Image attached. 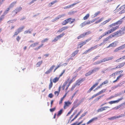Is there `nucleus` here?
<instances>
[{
  "label": "nucleus",
  "instance_id": "9b49d317",
  "mask_svg": "<svg viewBox=\"0 0 125 125\" xmlns=\"http://www.w3.org/2000/svg\"><path fill=\"white\" fill-rule=\"evenodd\" d=\"M117 43L118 42L117 41H115L110 44L108 46H107L106 48H108L110 47H116L117 45Z\"/></svg>",
  "mask_w": 125,
  "mask_h": 125
},
{
  "label": "nucleus",
  "instance_id": "f704fd0d",
  "mask_svg": "<svg viewBox=\"0 0 125 125\" xmlns=\"http://www.w3.org/2000/svg\"><path fill=\"white\" fill-rule=\"evenodd\" d=\"M42 63V61H41L38 62L36 64L37 67H39Z\"/></svg>",
  "mask_w": 125,
  "mask_h": 125
},
{
  "label": "nucleus",
  "instance_id": "4c0bfd02",
  "mask_svg": "<svg viewBox=\"0 0 125 125\" xmlns=\"http://www.w3.org/2000/svg\"><path fill=\"white\" fill-rule=\"evenodd\" d=\"M65 34L64 33H63L57 36L59 39H60L62 37L65 35Z\"/></svg>",
  "mask_w": 125,
  "mask_h": 125
},
{
  "label": "nucleus",
  "instance_id": "e433bc0d",
  "mask_svg": "<svg viewBox=\"0 0 125 125\" xmlns=\"http://www.w3.org/2000/svg\"><path fill=\"white\" fill-rule=\"evenodd\" d=\"M24 27L22 26L21 27H20L17 30V31L19 32H20L21 31H22V30L24 28Z\"/></svg>",
  "mask_w": 125,
  "mask_h": 125
},
{
  "label": "nucleus",
  "instance_id": "6e6d98bb",
  "mask_svg": "<svg viewBox=\"0 0 125 125\" xmlns=\"http://www.w3.org/2000/svg\"><path fill=\"white\" fill-rule=\"evenodd\" d=\"M103 95H101V96H99V97H98V98H97L96 99H95V100L96 101H97L99 100L102 97H103Z\"/></svg>",
  "mask_w": 125,
  "mask_h": 125
},
{
  "label": "nucleus",
  "instance_id": "1a4fd4ad",
  "mask_svg": "<svg viewBox=\"0 0 125 125\" xmlns=\"http://www.w3.org/2000/svg\"><path fill=\"white\" fill-rule=\"evenodd\" d=\"M125 65V62L120 63L115 68H113L112 69L114 70L116 69H120L123 67Z\"/></svg>",
  "mask_w": 125,
  "mask_h": 125
},
{
  "label": "nucleus",
  "instance_id": "3c124183",
  "mask_svg": "<svg viewBox=\"0 0 125 125\" xmlns=\"http://www.w3.org/2000/svg\"><path fill=\"white\" fill-rule=\"evenodd\" d=\"M104 92V91H103V90H102L100 91H99V92H98L97 93V95H98Z\"/></svg>",
  "mask_w": 125,
  "mask_h": 125
},
{
  "label": "nucleus",
  "instance_id": "2f4dec72",
  "mask_svg": "<svg viewBox=\"0 0 125 125\" xmlns=\"http://www.w3.org/2000/svg\"><path fill=\"white\" fill-rule=\"evenodd\" d=\"M53 85L52 82L51 80H50V83L49 85V90H50L51 88L52 87Z\"/></svg>",
  "mask_w": 125,
  "mask_h": 125
},
{
  "label": "nucleus",
  "instance_id": "6ab92c4d",
  "mask_svg": "<svg viewBox=\"0 0 125 125\" xmlns=\"http://www.w3.org/2000/svg\"><path fill=\"white\" fill-rule=\"evenodd\" d=\"M119 9L120 10H122L120 11L121 14L125 12V4L121 6Z\"/></svg>",
  "mask_w": 125,
  "mask_h": 125
},
{
  "label": "nucleus",
  "instance_id": "c756f323",
  "mask_svg": "<svg viewBox=\"0 0 125 125\" xmlns=\"http://www.w3.org/2000/svg\"><path fill=\"white\" fill-rule=\"evenodd\" d=\"M43 45V44H42L38 46L36 48L34 49V50L36 51H37L39 49H40L42 47Z\"/></svg>",
  "mask_w": 125,
  "mask_h": 125
},
{
  "label": "nucleus",
  "instance_id": "f03ea898",
  "mask_svg": "<svg viewBox=\"0 0 125 125\" xmlns=\"http://www.w3.org/2000/svg\"><path fill=\"white\" fill-rule=\"evenodd\" d=\"M75 21L74 19H72L71 18H69L63 21L62 23V25H65L68 23L71 24L73 22Z\"/></svg>",
  "mask_w": 125,
  "mask_h": 125
},
{
  "label": "nucleus",
  "instance_id": "72a5a7b5",
  "mask_svg": "<svg viewBox=\"0 0 125 125\" xmlns=\"http://www.w3.org/2000/svg\"><path fill=\"white\" fill-rule=\"evenodd\" d=\"M92 73L91 71H89L85 74V75L86 76H87L90 75Z\"/></svg>",
  "mask_w": 125,
  "mask_h": 125
},
{
  "label": "nucleus",
  "instance_id": "a211bd4d",
  "mask_svg": "<svg viewBox=\"0 0 125 125\" xmlns=\"http://www.w3.org/2000/svg\"><path fill=\"white\" fill-rule=\"evenodd\" d=\"M113 37H114L113 36V35L112 34L110 35L107 37L106 38L104 39V40H103V42L104 43H105L106 42L108 41L110 39Z\"/></svg>",
  "mask_w": 125,
  "mask_h": 125
},
{
  "label": "nucleus",
  "instance_id": "8fccbe9b",
  "mask_svg": "<svg viewBox=\"0 0 125 125\" xmlns=\"http://www.w3.org/2000/svg\"><path fill=\"white\" fill-rule=\"evenodd\" d=\"M4 18V15H2L0 17V23Z\"/></svg>",
  "mask_w": 125,
  "mask_h": 125
},
{
  "label": "nucleus",
  "instance_id": "aec40b11",
  "mask_svg": "<svg viewBox=\"0 0 125 125\" xmlns=\"http://www.w3.org/2000/svg\"><path fill=\"white\" fill-rule=\"evenodd\" d=\"M85 80V79L84 78H82L80 79H79L78 80L76 81V84L77 85H79L80 83L82 82Z\"/></svg>",
  "mask_w": 125,
  "mask_h": 125
},
{
  "label": "nucleus",
  "instance_id": "49530a36",
  "mask_svg": "<svg viewBox=\"0 0 125 125\" xmlns=\"http://www.w3.org/2000/svg\"><path fill=\"white\" fill-rule=\"evenodd\" d=\"M55 67V66L54 65H53L50 67V68L49 69L51 72Z\"/></svg>",
  "mask_w": 125,
  "mask_h": 125
},
{
  "label": "nucleus",
  "instance_id": "5701e85b",
  "mask_svg": "<svg viewBox=\"0 0 125 125\" xmlns=\"http://www.w3.org/2000/svg\"><path fill=\"white\" fill-rule=\"evenodd\" d=\"M39 42H37L35 43H34L33 44H31L30 46V47H35L37 45H38L39 44Z\"/></svg>",
  "mask_w": 125,
  "mask_h": 125
},
{
  "label": "nucleus",
  "instance_id": "37998d69",
  "mask_svg": "<svg viewBox=\"0 0 125 125\" xmlns=\"http://www.w3.org/2000/svg\"><path fill=\"white\" fill-rule=\"evenodd\" d=\"M78 2L77 3H74L73 4H71L70 5H69V8H71V7H72L74 6L77 3H78Z\"/></svg>",
  "mask_w": 125,
  "mask_h": 125
},
{
  "label": "nucleus",
  "instance_id": "0eeeda50",
  "mask_svg": "<svg viewBox=\"0 0 125 125\" xmlns=\"http://www.w3.org/2000/svg\"><path fill=\"white\" fill-rule=\"evenodd\" d=\"M125 116V115L124 114H121L119 115L116 116H112L111 117L109 118H108L109 120H113L115 119H116L117 118H118L120 117H124Z\"/></svg>",
  "mask_w": 125,
  "mask_h": 125
},
{
  "label": "nucleus",
  "instance_id": "680f3d73",
  "mask_svg": "<svg viewBox=\"0 0 125 125\" xmlns=\"http://www.w3.org/2000/svg\"><path fill=\"white\" fill-rule=\"evenodd\" d=\"M98 119V117H95L91 119L93 122L95 121L96 120Z\"/></svg>",
  "mask_w": 125,
  "mask_h": 125
},
{
  "label": "nucleus",
  "instance_id": "ea45409f",
  "mask_svg": "<svg viewBox=\"0 0 125 125\" xmlns=\"http://www.w3.org/2000/svg\"><path fill=\"white\" fill-rule=\"evenodd\" d=\"M31 33V31L30 30H28L25 31L24 32V33L25 34L28 33Z\"/></svg>",
  "mask_w": 125,
  "mask_h": 125
},
{
  "label": "nucleus",
  "instance_id": "b1692460",
  "mask_svg": "<svg viewBox=\"0 0 125 125\" xmlns=\"http://www.w3.org/2000/svg\"><path fill=\"white\" fill-rule=\"evenodd\" d=\"M111 20V18H109L107 20H106L104 21L103 22L101 23V24L102 25H104L106 23L109 22Z\"/></svg>",
  "mask_w": 125,
  "mask_h": 125
},
{
  "label": "nucleus",
  "instance_id": "58836bf2",
  "mask_svg": "<svg viewBox=\"0 0 125 125\" xmlns=\"http://www.w3.org/2000/svg\"><path fill=\"white\" fill-rule=\"evenodd\" d=\"M10 8L9 7L7 9L4 11V14H7L9 12L10 9Z\"/></svg>",
  "mask_w": 125,
  "mask_h": 125
},
{
  "label": "nucleus",
  "instance_id": "603ef678",
  "mask_svg": "<svg viewBox=\"0 0 125 125\" xmlns=\"http://www.w3.org/2000/svg\"><path fill=\"white\" fill-rule=\"evenodd\" d=\"M65 70H64L59 75V77H60L62 76V75L63 74L65 73Z\"/></svg>",
  "mask_w": 125,
  "mask_h": 125
},
{
  "label": "nucleus",
  "instance_id": "c03bdc74",
  "mask_svg": "<svg viewBox=\"0 0 125 125\" xmlns=\"http://www.w3.org/2000/svg\"><path fill=\"white\" fill-rule=\"evenodd\" d=\"M49 40V39L48 38H45L44 40H42L41 41V42L42 43H44L45 42H47V41Z\"/></svg>",
  "mask_w": 125,
  "mask_h": 125
},
{
  "label": "nucleus",
  "instance_id": "6e6552de",
  "mask_svg": "<svg viewBox=\"0 0 125 125\" xmlns=\"http://www.w3.org/2000/svg\"><path fill=\"white\" fill-rule=\"evenodd\" d=\"M91 39V38L89 39H87L85 40L84 41L80 43L78 45V46H79L80 48H81L82 47L83 45L85 44L87 42H88Z\"/></svg>",
  "mask_w": 125,
  "mask_h": 125
},
{
  "label": "nucleus",
  "instance_id": "bf43d9fd",
  "mask_svg": "<svg viewBox=\"0 0 125 125\" xmlns=\"http://www.w3.org/2000/svg\"><path fill=\"white\" fill-rule=\"evenodd\" d=\"M53 95L52 93H50L49 94L48 96V97H50L51 98H52L53 97Z\"/></svg>",
  "mask_w": 125,
  "mask_h": 125
},
{
  "label": "nucleus",
  "instance_id": "e2e57ef3",
  "mask_svg": "<svg viewBox=\"0 0 125 125\" xmlns=\"http://www.w3.org/2000/svg\"><path fill=\"white\" fill-rule=\"evenodd\" d=\"M119 86V84H118L114 86H113L112 87V88L113 89H115L116 88H117Z\"/></svg>",
  "mask_w": 125,
  "mask_h": 125
},
{
  "label": "nucleus",
  "instance_id": "39448f33",
  "mask_svg": "<svg viewBox=\"0 0 125 125\" xmlns=\"http://www.w3.org/2000/svg\"><path fill=\"white\" fill-rule=\"evenodd\" d=\"M99 18V17L96 18H95L93 20L91 21H88L87 22H84L81 23V26L82 27H83L87 25L90 24L91 23L94 22L96 19Z\"/></svg>",
  "mask_w": 125,
  "mask_h": 125
},
{
  "label": "nucleus",
  "instance_id": "bb28decb",
  "mask_svg": "<svg viewBox=\"0 0 125 125\" xmlns=\"http://www.w3.org/2000/svg\"><path fill=\"white\" fill-rule=\"evenodd\" d=\"M79 50H76L75 51L71 54L72 57H74L75 55L77 53Z\"/></svg>",
  "mask_w": 125,
  "mask_h": 125
},
{
  "label": "nucleus",
  "instance_id": "f3484780",
  "mask_svg": "<svg viewBox=\"0 0 125 125\" xmlns=\"http://www.w3.org/2000/svg\"><path fill=\"white\" fill-rule=\"evenodd\" d=\"M110 107L109 106H104L101 107L99 109L97 110L98 112H102L103 111L105 110L108 108H110Z\"/></svg>",
  "mask_w": 125,
  "mask_h": 125
},
{
  "label": "nucleus",
  "instance_id": "774afa93",
  "mask_svg": "<svg viewBox=\"0 0 125 125\" xmlns=\"http://www.w3.org/2000/svg\"><path fill=\"white\" fill-rule=\"evenodd\" d=\"M51 72L49 69L45 72V73L46 74H48L50 73Z\"/></svg>",
  "mask_w": 125,
  "mask_h": 125
},
{
  "label": "nucleus",
  "instance_id": "0e129e2a",
  "mask_svg": "<svg viewBox=\"0 0 125 125\" xmlns=\"http://www.w3.org/2000/svg\"><path fill=\"white\" fill-rule=\"evenodd\" d=\"M107 60H108V61L111 60L113 58V57L112 56L111 57H107Z\"/></svg>",
  "mask_w": 125,
  "mask_h": 125
},
{
  "label": "nucleus",
  "instance_id": "79ce46f5",
  "mask_svg": "<svg viewBox=\"0 0 125 125\" xmlns=\"http://www.w3.org/2000/svg\"><path fill=\"white\" fill-rule=\"evenodd\" d=\"M102 63L101 60L98 61L94 63V65H96Z\"/></svg>",
  "mask_w": 125,
  "mask_h": 125
},
{
  "label": "nucleus",
  "instance_id": "423d86ee",
  "mask_svg": "<svg viewBox=\"0 0 125 125\" xmlns=\"http://www.w3.org/2000/svg\"><path fill=\"white\" fill-rule=\"evenodd\" d=\"M22 9V7H18L17 8L14 10H13L12 12V14L13 16H15L18 13L20 12Z\"/></svg>",
  "mask_w": 125,
  "mask_h": 125
},
{
  "label": "nucleus",
  "instance_id": "c85d7f7f",
  "mask_svg": "<svg viewBox=\"0 0 125 125\" xmlns=\"http://www.w3.org/2000/svg\"><path fill=\"white\" fill-rule=\"evenodd\" d=\"M60 78V77H55L53 80V82L54 83H56L59 80Z\"/></svg>",
  "mask_w": 125,
  "mask_h": 125
},
{
  "label": "nucleus",
  "instance_id": "69168bd1",
  "mask_svg": "<svg viewBox=\"0 0 125 125\" xmlns=\"http://www.w3.org/2000/svg\"><path fill=\"white\" fill-rule=\"evenodd\" d=\"M55 107L53 108L52 109H50V110L51 112H52L55 110Z\"/></svg>",
  "mask_w": 125,
  "mask_h": 125
},
{
  "label": "nucleus",
  "instance_id": "09e8293b",
  "mask_svg": "<svg viewBox=\"0 0 125 125\" xmlns=\"http://www.w3.org/2000/svg\"><path fill=\"white\" fill-rule=\"evenodd\" d=\"M76 76H75L74 77H73L72 79L70 81V83H71L72 82L74 81L75 79Z\"/></svg>",
  "mask_w": 125,
  "mask_h": 125
},
{
  "label": "nucleus",
  "instance_id": "7c9ffc66",
  "mask_svg": "<svg viewBox=\"0 0 125 125\" xmlns=\"http://www.w3.org/2000/svg\"><path fill=\"white\" fill-rule=\"evenodd\" d=\"M63 109H61L60 111H59L58 113L57 114V115L58 116H60L62 114L63 112Z\"/></svg>",
  "mask_w": 125,
  "mask_h": 125
},
{
  "label": "nucleus",
  "instance_id": "a18cd8bd",
  "mask_svg": "<svg viewBox=\"0 0 125 125\" xmlns=\"http://www.w3.org/2000/svg\"><path fill=\"white\" fill-rule=\"evenodd\" d=\"M123 75V74H120L119 76L117 77L116 79L118 80H119V79Z\"/></svg>",
  "mask_w": 125,
  "mask_h": 125
},
{
  "label": "nucleus",
  "instance_id": "f8f14e48",
  "mask_svg": "<svg viewBox=\"0 0 125 125\" xmlns=\"http://www.w3.org/2000/svg\"><path fill=\"white\" fill-rule=\"evenodd\" d=\"M72 104V102L69 101L65 102H64V104L63 106V108L64 109H66L67 107H69Z\"/></svg>",
  "mask_w": 125,
  "mask_h": 125
},
{
  "label": "nucleus",
  "instance_id": "13d9d810",
  "mask_svg": "<svg viewBox=\"0 0 125 125\" xmlns=\"http://www.w3.org/2000/svg\"><path fill=\"white\" fill-rule=\"evenodd\" d=\"M100 13V11H98L96 12L94 14V17H96Z\"/></svg>",
  "mask_w": 125,
  "mask_h": 125
},
{
  "label": "nucleus",
  "instance_id": "4be33fe9",
  "mask_svg": "<svg viewBox=\"0 0 125 125\" xmlns=\"http://www.w3.org/2000/svg\"><path fill=\"white\" fill-rule=\"evenodd\" d=\"M64 16L63 15H59L58 17H57L55 18L53 20H52V22H54L57 20H58L60 18Z\"/></svg>",
  "mask_w": 125,
  "mask_h": 125
},
{
  "label": "nucleus",
  "instance_id": "473e14b6",
  "mask_svg": "<svg viewBox=\"0 0 125 125\" xmlns=\"http://www.w3.org/2000/svg\"><path fill=\"white\" fill-rule=\"evenodd\" d=\"M90 15L89 14H87L83 18V19L84 20H85L87 19L89 17Z\"/></svg>",
  "mask_w": 125,
  "mask_h": 125
},
{
  "label": "nucleus",
  "instance_id": "2eb2a0df",
  "mask_svg": "<svg viewBox=\"0 0 125 125\" xmlns=\"http://www.w3.org/2000/svg\"><path fill=\"white\" fill-rule=\"evenodd\" d=\"M123 99V97H121L116 100L112 101L109 102V103L110 104H112L115 103H118L120 101L122 100Z\"/></svg>",
  "mask_w": 125,
  "mask_h": 125
},
{
  "label": "nucleus",
  "instance_id": "9d476101",
  "mask_svg": "<svg viewBox=\"0 0 125 125\" xmlns=\"http://www.w3.org/2000/svg\"><path fill=\"white\" fill-rule=\"evenodd\" d=\"M125 48V44L116 48L114 51V52H116L120 50L123 49Z\"/></svg>",
  "mask_w": 125,
  "mask_h": 125
},
{
  "label": "nucleus",
  "instance_id": "4468645a",
  "mask_svg": "<svg viewBox=\"0 0 125 125\" xmlns=\"http://www.w3.org/2000/svg\"><path fill=\"white\" fill-rule=\"evenodd\" d=\"M123 72V71L122 70H121L119 71H117L113 73L110 75L111 77H112L113 76H115V75L119 74L122 73Z\"/></svg>",
  "mask_w": 125,
  "mask_h": 125
},
{
  "label": "nucleus",
  "instance_id": "052dcab7",
  "mask_svg": "<svg viewBox=\"0 0 125 125\" xmlns=\"http://www.w3.org/2000/svg\"><path fill=\"white\" fill-rule=\"evenodd\" d=\"M108 83V81L107 80H106L104 82L102 83L101 84L102 85H103L105 84Z\"/></svg>",
  "mask_w": 125,
  "mask_h": 125
},
{
  "label": "nucleus",
  "instance_id": "412c9836",
  "mask_svg": "<svg viewBox=\"0 0 125 125\" xmlns=\"http://www.w3.org/2000/svg\"><path fill=\"white\" fill-rule=\"evenodd\" d=\"M125 103H122L120 104V105L117 106L112 108L113 109H115L117 110L118 109L120 108Z\"/></svg>",
  "mask_w": 125,
  "mask_h": 125
},
{
  "label": "nucleus",
  "instance_id": "393cba45",
  "mask_svg": "<svg viewBox=\"0 0 125 125\" xmlns=\"http://www.w3.org/2000/svg\"><path fill=\"white\" fill-rule=\"evenodd\" d=\"M16 1L13 2L10 4L9 7L10 8L13 7L16 4Z\"/></svg>",
  "mask_w": 125,
  "mask_h": 125
},
{
  "label": "nucleus",
  "instance_id": "a878e982",
  "mask_svg": "<svg viewBox=\"0 0 125 125\" xmlns=\"http://www.w3.org/2000/svg\"><path fill=\"white\" fill-rule=\"evenodd\" d=\"M58 2L57 0H55L54 1L51 3H49V4L48 5L50 7H51L52 5L54 4L55 3L57 2Z\"/></svg>",
  "mask_w": 125,
  "mask_h": 125
},
{
  "label": "nucleus",
  "instance_id": "cd10ccee",
  "mask_svg": "<svg viewBox=\"0 0 125 125\" xmlns=\"http://www.w3.org/2000/svg\"><path fill=\"white\" fill-rule=\"evenodd\" d=\"M99 69V67H95L91 71L92 73L98 71Z\"/></svg>",
  "mask_w": 125,
  "mask_h": 125
},
{
  "label": "nucleus",
  "instance_id": "f257e3e1",
  "mask_svg": "<svg viewBox=\"0 0 125 125\" xmlns=\"http://www.w3.org/2000/svg\"><path fill=\"white\" fill-rule=\"evenodd\" d=\"M125 31V27L121 28L118 31L115 32L113 34L114 37L116 36L117 37L121 36L124 34Z\"/></svg>",
  "mask_w": 125,
  "mask_h": 125
},
{
  "label": "nucleus",
  "instance_id": "de8ad7c7",
  "mask_svg": "<svg viewBox=\"0 0 125 125\" xmlns=\"http://www.w3.org/2000/svg\"><path fill=\"white\" fill-rule=\"evenodd\" d=\"M68 83V82L67 81H66L65 82V84H63V85L62 86V90H64V89L65 86L67 84V83Z\"/></svg>",
  "mask_w": 125,
  "mask_h": 125
},
{
  "label": "nucleus",
  "instance_id": "ddd939ff",
  "mask_svg": "<svg viewBox=\"0 0 125 125\" xmlns=\"http://www.w3.org/2000/svg\"><path fill=\"white\" fill-rule=\"evenodd\" d=\"M90 33L89 32H87L85 33H83L80 34L77 37V39H79L81 38H83L85 37L86 35H88Z\"/></svg>",
  "mask_w": 125,
  "mask_h": 125
},
{
  "label": "nucleus",
  "instance_id": "338daca9",
  "mask_svg": "<svg viewBox=\"0 0 125 125\" xmlns=\"http://www.w3.org/2000/svg\"><path fill=\"white\" fill-rule=\"evenodd\" d=\"M122 57L116 60L115 61V62H120V61H121V60H122Z\"/></svg>",
  "mask_w": 125,
  "mask_h": 125
},
{
  "label": "nucleus",
  "instance_id": "c9c22d12",
  "mask_svg": "<svg viewBox=\"0 0 125 125\" xmlns=\"http://www.w3.org/2000/svg\"><path fill=\"white\" fill-rule=\"evenodd\" d=\"M104 18L103 17H102L99 20H98V21H97L95 22V23L96 24H97L98 23H99L101 22L104 19Z\"/></svg>",
  "mask_w": 125,
  "mask_h": 125
},
{
  "label": "nucleus",
  "instance_id": "7ed1b4c3",
  "mask_svg": "<svg viewBox=\"0 0 125 125\" xmlns=\"http://www.w3.org/2000/svg\"><path fill=\"white\" fill-rule=\"evenodd\" d=\"M123 18L119 20L116 22L112 24L109 25V26L110 28L113 27V26H115L116 25H120L123 22Z\"/></svg>",
  "mask_w": 125,
  "mask_h": 125
},
{
  "label": "nucleus",
  "instance_id": "4d7b16f0",
  "mask_svg": "<svg viewBox=\"0 0 125 125\" xmlns=\"http://www.w3.org/2000/svg\"><path fill=\"white\" fill-rule=\"evenodd\" d=\"M59 91H55L54 92V93L55 95H56V96H57L59 95Z\"/></svg>",
  "mask_w": 125,
  "mask_h": 125
},
{
  "label": "nucleus",
  "instance_id": "dca6fc26",
  "mask_svg": "<svg viewBox=\"0 0 125 125\" xmlns=\"http://www.w3.org/2000/svg\"><path fill=\"white\" fill-rule=\"evenodd\" d=\"M99 83L97 82L95 84H94L89 89L87 93H90L91 92L94 88Z\"/></svg>",
  "mask_w": 125,
  "mask_h": 125
},
{
  "label": "nucleus",
  "instance_id": "a19ab883",
  "mask_svg": "<svg viewBox=\"0 0 125 125\" xmlns=\"http://www.w3.org/2000/svg\"><path fill=\"white\" fill-rule=\"evenodd\" d=\"M59 38L57 36L52 41V42H55L58 41L59 39Z\"/></svg>",
  "mask_w": 125,
  "mask_h": 125
},
{
  "label": "nucleus",
  "instance_id": "864d4df0",
  "mask_svg": "<svg viewBox=\"0 0 125 125\" xmlns=\"http://www.w3.org/2000/svg\"><path fill=\"white\" fill-rule=\"evenodd\" d=\"M102 61V62H105L108 61V60H107V58H104L103 60H101Z\"/></svg>",
  "mask_w": 125,
  "mask_h": 125
},
{
  "label": "nucleus",
  "instance_id": "5fc2aeb1",
  "mask_svg": "<svg viewBox=\"0 0 125 125\" xmlns=\"http://www.w3.org/2000/svg\"><path fill=\"white\" fill-rule=\"evenodd\" d=\"M98 47V45H96L95 46H94L91 47V48L92 50H93L96 49Z\"/></svg>",
  "mask_w": 125,
  "mask_h": 125
},
{
  "label": "nucleus",
  "instance_id": "20e7f679",
  "mask_svg": "<svg viewBox=\"0 0 125 125\" xmlns=\"http://www.w3.org/2000/svg\"><path fill=\"white\" fill-rule=\"evenodd\" d=\"M119 28V26H117L113 28L112 29L109 30L105 32L104 33L105 35H108L110 33H112L115 31Z\"/></svg>",
  "mask_w": 125,
  "mask_h": 125
}]
</instances>
